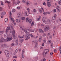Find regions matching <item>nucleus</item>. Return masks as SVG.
I'll return each mask as SVG.
<instances>
[{"mask_svg": "<svg viewBox=\"0 0 61 61\" xmlns=\"http://www.w3.org/2000/svg\"><path fill=\"white\" fill-rule=\"evenodd\" d=\"M42 21L46 24H50L51 23V21H50V20H48L47 21V19H46V17L44 16L42 18Z\"/></svg>", "mask_w": 61, "mask_h": 61, "instance_id": "f257e3e1", "label": "nucleus"}, {"mask_svg": "<svg viewBox=\"0 0 61 61\" xmlns=\"http://www.w3.org/2000/svg\"><path fill=\"white\" fill-rule=\"evenodd\" d=\"M11 28L12 29V30L10 31V33H12V36H13V37L14 38H15V30H14V28H13V24H11Z\"/></svg>", "mask_w": 61, "mask_h": 61, "instance_id": "f03ea898", "label": "nucleus"}, {"mask_svg": "<svg viewBox=\"0 0 61 61\" xmlns=\"http://www.w3.org/2000/svg\"><path fill=\"white\" fill-rule=\"evenodd\" d=\"M48 50L46 49L44 50V51L43 53V56H46V55L48 52Z\"/></svg>", "mask_w": 61, "mask_h": 61, "instance_id": "7ed1b4c3", "label": "nucleus"}, {"mask_svg": "<svg viewBox=\"0 0 61 61\" xmlns=\"http://www.w3.org/2000/svg\"><path fill=\"white\" fill-rule=\"evenodd\" d=\"M10 15L9 16V17L10 20H11V21H13V22H14V24L15 25H16V23H15V20H13V19L12 17H11L12 14H11V12H10Z\"/></svg>", "mask_w": 61, "mask_h": 61, "instance_id": "20e7f679", "label": "nucleus"}, {"mask_svg": "<svg viewBox=\"0 0 61 61\" xmlns=\"http://www.w3.org/2000/svg\"><path fill=\"white\" fill-rule=\"evenodd\" d=\"M47 6L50 7L51 5V1L50 0H47Z\"/></svg>", "mask_w": 61, "mask_h": 61, "instance_id": "39448f33", "label": "nucleus"}, {"mask_svg": "<svg viewBox=\"0 0 61 61\" xmlns=\"http://www.w3.org/2000/svg\"><path fill=\"white\" fill-rule=\"evenodd\" d=\"M12 1H13V5H18V4H19L20 3V1L19 0H17V2H15V0H12Z\"/></svg>", "mask_w": 61, "mask_h": 61, "instance_id": "423d86ee", "label": "nucleus"}, {"mask_svg": "<svg viewBox=\"0 0 61 61\" xmlns=\"http://www.w3.org/2000/svg\"><path fill=\"white\" fill-rule=\"evenodd\" d=\"M28 34L30 33V32H34V31L36 30V29H34V30L31 29H29L27 30Z\"/></svg>", "mask_w": 61, "mask_h": 61, "instance_id": "0eeeda50", "label": "nucleus"}, {"mask_svg": "<svg viewBox=\"0 0 61 61\" xmlns=\"http://www.w3.org/2000/svg\"><path fill=\"white\" fill-rule=\"evenodd\" d=\"M5 39L3 38H1L0 39V43H2L4 42V41H5Z\"/></svg>", "mask_w": 61, "mask_h": 61, "instance_id": "6e6552de", "label": "nucleus"}, {"mask_svg": "<svg viewBox=\"0 0 61 61\" xmlns=\"http://www.w3.org/2000/svg\"><path fill=\"white\" fill-rule=\"evenodd\" d=\"M13 39V38L12 37H8L6 39V41H11Z\"/></svg>", "mask_w": 61, "mask_h": 61, "instance_id": "1a4fd4ad", "label": "nucleus"}, {"mask_svg": "<svg viewBox=\"0 0 61 61\" xmlns=\"http://www.w3.org/2000/svg\"><path fill=\"white\" fill-rule=\"evenodd\" d=\"M49 30V26H46L44 28V31L45 32H46V31H47Z\"/></svg>", "mask_w": 61, "mask_h": 61, "instance_id": "9d476101", "label": "nucleus"}, {"mask_svg": "<svg viewBox=\"0 0 61 61\" xmlns=\"http://www.w3.org/2000/svg\"><path fill=\"white\" fill-rule=\"evenodd\" d=\"M1 47H2L4 48H5L7 47V46L6 44H3L1 45Z\"/></svg>", "mask_w": 61, "mask_h": 61, "instance_id": "9b49d317", "label": "nucleus"}, {"mask_svg": "<svg viewBox=\"0 0 61 61\" xmlns=\"http://www.w3.org/2000/svg\"><path fill=\"white\" fill-rule=\"evenodd\" d=\"M56 18V15L55 14L52 17V19L53 20H55Z\"/></svg>", "mask_w": 61, "mask_h": 61, "instance_id": "f8f14e48", "label": "nucleus"}, {"mask_svg": "<svg viewBox=\"0 0 61 61\" xmlns=\"http://www.w3.org/2000/svg\"><path fill=\"white\" fill-rule=\"evenodd\" d=\"M10 29V28L8 27L7 28L5 31V32L7 34L9 33V31H9Z\"/></svg>", "mask_w": 61, "mask_h": 61, "instance_id": "ddd939ff", "label": "nucleus"}, {"mask_svg": "<svg viewBox=\"0 0 61 61\" xmlns=\"http://www.w3.org/2000/svg\"><path fill=\"white\" fill-rule=\"evenodd\" d=\"M56 9H57V10H58V11H59V12H60L61 8L59 6H57L56 8Z\"/></svg>", "mask_w": 61, "mask_h": 61, "instance_id": "4468645a", "label": "nucleus"}, {"mask_svg": "<svg viewBox=\"0 0 61 61\" xmlns=\"http://www.w3.org/2000/svg\"><path fill=\"white\" fill-rule=\"evenodd\" d=\"M28 29L25 30V29H22V30L25 33V34H28V30H27Z\"/></svg>", "mask_w": 61, "mask_h": 61, "instance_id": "2eb2a0df", "label": "nucleus"}, {"mask_svg": "<svg viewBox=\"0 0 61 61\" xmlns=\"http://www.w3.org/2000/svg\"><path fill=\"white\" fill-rule=\"evenodd\" d=\"M42 39V37L41 36H40L39 38L38 41L39 42H40L41 41Z\"/></svg>", "mask_w": 61, "mask_h": 61, "instance_id": "dca6fc26", "label": "nucleus"}, {"mask_svg": "<svg viewBox=\"0 0 61 61\" xmlns=\"http://www.w3.org/2000/svg\"><path fill=\"white\" fill-rule=\"evenodd\" d=\"M39 33H44V31L42 29H39Z\"/></svg>", "mask_w": 61, "mask_h": 61, "instance_id": "f3484780", "label": "nucleus"}, {"mask_svg": "<svg viewBox=\"0 0 61 61\" xmlns=\"http://www.w3.org/2000/svg\"><path fill=\"white\" fill-rule=\"evenodd\" d=\"M4 53L5 54V55H6V54H8L9 53V51H8L7 50H5V51H4Z\"/></svg>", "mask_w": 61, "mask_h": 61, "instance_id": "a211bd4d", "label": "nucleus"}, {"mask_svg": "<svg viewBox=\"0 0 61 61\" xmlns=\"http://www.w3.org/2000/svg\"><path fill=\"white\" fill-rule=\"evenodd\" d=\"M41 18V16H39L38 17V18H37L36 20L37 21H40Z\"/></svg>", "mask_w": 61, "mask_h": 61, "instance_id": "6ab92c4d", "label": "nucleus"}, {"mask_svg": "<svg viewBox=\"0 0 61 61\" xmlns=\"http://www.w3.org/2000/svg\"><path fill=\"white\" fill-rule=\"evenodd\" d=\"M5 15V12H2L1 13V15Z\"/></svg>", "mask_w": 61, "mask_h": 61, "instance_id": "aec40b11", "label": "nucleus"}, {"mask_svg": "<svg viewBox=\"0 0 61 61\" xmlns=\"http://www.w3.org/2000/svg\"><path fill=\"white\" fill-rule=\"evenodd\" d=\"M24 40L23 39H20L19 40V41L20 42V43H22L23 42V41H24Z\"/></svg>", "mask_w": 61, "mask_h": 61, "instance_id": "412c9836", "label": "nucleus"}, {"mask_svg": "<svg viewBox=\"0 0 61 61\" xmlns=\"http://www.w3.org/2000/svg\"><path fill=\"white\" fill-rule=\"evenodd\" d=\"M37 42V40H35L32 41V43L33 44H36V43Z\"/></svg>", "mask_w": 61, "mask_h": 61, "instance_id": "4be33fe9", "label": "nucleus"}, {"mask_svg": "<svg viewBox=\"0 0 61 61\" xmlns=\"http://www.w3.org/2000/svg\"><path fill=\"white\" fill-rule=\"evenodd\" d=\"M27 11L25 12V17H26L28 16V15L27 14Z\"/></svg>", "mask_w": 61, "mask_h": 61, "instance_id": "5701e85b", "label": "nucleus"}, {"mask_svg": "<svg viewBox=\"0 0 61 61\" xmlns=\"http://www.w3.org/2000/svg\"><path fill=\"white\" fill-rule=\"evenodd\" d=\"M38 10H39L40 13H41L42 12V10H41V8H40L38 9Z\"/></svg>", "mask_w": 61, "mask_h": 61, "instance_id": "b1692460", "label": "nucleus"}, {"mask_svg": "<svg viewBox=\"0 0 61 61\" xmlns=\"http://www.w3.org/2000/svg\"><path fill=\"white\" fill-rule=\"evenodd\" d=\"M17 16L19 18H20L21 17V15H20V14H18L17 15Z\"/></svg>", "mask_w": 61, "mask_h": 61, "instance_id": "393cba45", "label": "nucleus"}, {"mask_svg": "<svg viewBox=\"0 0 61 61\" xmlns=\"http://www.w3.org/2000/svg\"><path fill=\"white\" fill-rule=\"evenodd\" d=\"M34 21H33L31 24V25L32 26H34Z\"/></svg>", "mask_w": 61, "mask_h": 61, "instance_id": "a878e982", "label": "nucleus"}, {"mask_svg": "<svg viewBox=\"0 0 61 61\" xmlns=\"http://www.w3.org/2000/svg\"><path fill=\"white\" fill-rule=\"evenodd\" d=\"M26 4L27 5H30V2L28 1L27 2H26Z\"/></svg>", "mask_w": 61, "mask_h": 61, "instance_id": "bb28decb", "label": "nucleus"}, {"mask_svg": "<svg viewBox=\"0 0 61 61\" xmlns=\"http://www.w3.org/2000/svg\"><path fill=\"white\" fill-rule=\"evenodd\" d=\"M27 34L25 36V37H28V36H29V35H30H30H31V34H28H28Z\"/></svg>", "mask_w": 61, "mask_h": 61, "instance_id": "cd10ccee", "label": "nucleus"}, {"mask_svg": "<svg viewBox=\"0 0 61 61\" xmlns=\"http://www.w3.org/2000/svg\"><path fill=\"white\" fill-rule=\"evenodd\" d=\"M4 31H0V35H2L4 33Z\"/></svg>", "mask_w": 61, "mask_h": 61, "instance_id": "c85d7f7f", "label": "nucleus"}, {"mask_svg": "<svg viewBox=\"0 0 61 61\" xmlns=\"http://www.w3.org/2000/svg\"><path fill=\"white\" fill-rule=\"evenodd\" d=\"M5 55L7 57H8L9 56V53L8 54H5Z\"/></svg>", "mask_w": 61, "mask_h": 61, "instance_id": "c756f323", "label": "nucleus"}, {"mask_svg": "<svg viewBox=\"0 0 61 61\" xmlns=\"http://www.w3.org/2000/svg\"><path fill=\"white\" fill-rule=\"evenodd\" d=\"M25 36V35H24L23 36H19L18 37L19 38H24V37Z\"/></svg>", "mask_w": 61, "mask_h": 61, "instance_id": "7c9ffc66", "label": "nucleus"}, {"mask_svg": "<svg viewBox=\"0 0 61 61\" xmlns=\"http://www.w3.org/2000/svg\"><path fill=\"white\" fill-rule=\"evenodd\" d=\"M29 20L30 19H29V18H27L26 19L27 22H28L29 21Z\"/></svg>", "mask_w": 61, "mask_h": 61, "instance_id": "2f4dec72", "label": "nucleus"}, {"mask_svg": "<svg viewBox=\"0 0 61 61\" xmlns=\"http://www.w3.org/2000/svg\"><path fill=\"white\" fill-rule=\"evenodd\" d=\"M25 50H22V53L23 54H25Z\"/></svg>", "mask_w": 61, "mask_h": 61, "instance_id": "473e14b6", "label": "nucleus"}, {"mask_svg": "<svg viewBox=\"0 0 61 61\" xmlns=\"http://www.w3.org/2000/svg\"><path fill=\"white\" fill-rule=\"evenodd\" d=\"M21 19L22 20H24L25 19V17H22L21 18Z\"/></svg>", "mask_w": 61, "mask_h": 61, "instance_id": "72a5a7b5", "label": "nucleus"}, {"mask_svg": "<svg viewBox=\"0 0 61 61\" xmlns=\"http://www.w3.org/2000/svg\"><path fill=\"white\" fill-rule=\"evenodd\" d=\"M22 2L23 3H25L26 2V0H22Z\"/></svg>", "mask_w": 61, "mask_h": 61, "instance_id": "f704fd0d", "label": "nucleus"}, {"mask_svg": "<svg viewBox=\"0 0 61 61\" xmlns=\"http://www.w3.org/2000/svg\"><path fill=\"white\" fill-rule=\"evenodd\" d=\"M1 4L2 5H3V6H4V5H5V4L3 3V1H1Z\"/></svg>", "mask_w": 61, "mask_h": 61, "instance_id": "c9c22d12", "label": "nucleus"}, {"mask_svg": "<svg viewBox=\"0 0 61 61\" xmlns=\"http://www.w3.org/2000/svg\"><path fill=\"white\" fill-rule=\"evenodd\" d=\"M48 42L49 44H50L52 42V41H51V40H50L48 41Z\"/></svg>", "mask_w": 61, "mask_h": 61, "instance_id": "e433bc0d", "label": "nucleus"}, {"mask_svg": "<svg viewBox=\"0 0 61 61\" xmlns=\"http://www.w3.org/2000/svg\"><path fill=\"white\" fill-rule=\"evenodd\" d=\"M5 3H8V4H10V2H9L7 0H5Z\"/></svg>", "mask_w": 61, "mask_h": 61, "instance_id": "4c0bfd02", "label": "nucleus"}, {"mask_svg": "<svg viewBox=\"0 0 61 61\" xmlns=\"http://www.w3.org/2000/svg\"><path fill=\"white\" fill-rule=\"evenodd\" d=\"M5 22H7L8 21V19L7 18H5Z\"/></svg>", "mask_w": 61, "mask_h": 61, "instance_id": "58836bf2", "label": "nucleus"}, {"mask_svg": "<svg viewBox=\"0 0 61 61\" xmlns=\"http://www.w3.org/2000/svg\"><path fill=\"white\" fill-rule=\"evenodd\" d=\"M21 57L22 58H24V57H25V56L24 54H22L21 55Z\"/></svg>", "mask_w": 61, "mask_h": 61, "instance_id": "ea45409f", "label": "nucleus"}, {"mask_svg": "<svg viewBox=\"0 0 61 61\" xmlns=\"http://www.w3.org/2000/svg\"><path fill=\"white\" fill-rule=\"evenodd\" d=\"M46 61V59L43 58V59H42L41 61Z\"/></svg>", "mask_w": 61, "mask_h": 61, "instance_id": "a19ab883", "label": "nucleus"}, {"mask_svg": "<svg viewBox=\"0 0 61 61\" xmlns=\"http://www.w3.org/2000/svg\"><path fill=\"white\" fill-rule=\"evenodd\" d=\"M19 50V49H17L15 50V52L16 53H17L18 52V51Z\"/></svg>", "mask_w": 61, "mask_h": 61, "instance_id": "79ce46f5", "label": "nucleus"}, {"mask_svg": "<svg viewBox=\"0 0 61 61\" xmlns=\"http://www.w3.org/2000/svg\"><path fill=\"white\" fill-rule=\"evenodd\" d=\"M15 42H16V45H18V41L17 40H16Z\"/></svg>", "mask_w": 61, "mask_h": 61, "instance_id": "37998d69", "label": "nucleus"}, {"mask_svg": "<svg viewBox=\"0 0 61 61\" xmlns=\"http://www.w3.org/2000/svg\"><path fill=\"white\" fill-rule=\"evenodd\" d=\"M56 9L53 10V12L54 13H56Z\"/></svg>", "mask_w": 61, "mask_h": 61, "instance_id": "c03bdc74", "label": "nucleus"}, {"mask_svg": "<svg viewBox=\"0 0 61 61\" xmlns=\"http://www.w3.org/2000/svg\"><path fill=\"white\" fill-rule=\"evenodd\" d=\"M27 9L28 12V13H30V9L28 8H27Z\"/></svg>", "mask_w": 61, "mask_h": 61, "instance_id": "a18cd8bd", "label": "nucleus"}, {"mask_svg": "<svg viewBox=\"0 0 61 61\" xmlns=\"http://www.w3.org/2000/svg\"><path fill=\"white\" fill-rule=\"evenodd\" d=\"M59 50L60 53L61 54V46L59 47Z\"/></svg>", "mask_w": 61, "mask_h": 61, "instance_id": "49530a36", "label": "nucleus"}, {"mask_svg": "<svg viewBox=\"0 0 61 61\" xmlns=\"http://www.w3.org/2000/svg\"><path fill=\"white\" fill-rule=\"evenodd\" d=\"M29 21H30L29 22V23H30V24H31V22H32V20L30 19Z\"/></svg>", "mask_w": 61, "mask_h": 61, "instance_id": "de8ad7c7", "label": "nucleus"}, {"mask_svg": "<svg viewBox=\"0 0 61 61\" xmlns=\"http://www.w3.org/2000/svg\"><path fill=\"white\" fill-rule=\"evenodd\" d=\"M59 2H58V4L59 5H61V1H59Z\"/></svg>", "mask_w": 61, "mask_h": 61, "instance_id": "09e8293b", "label": "nucleus"}, {"mask_svg": "<svg viewBox=\"0 0 61 61\" xmlns=\"http://www.w3.org/2000/svg\"><path fill=\"white\" fill-rule=\"evenodd\" d=\"M47 14H50V13L48 12H46V15H47Z\"/></svg>", "mask_w": 61, "mask_h": 61, "instance_id": "8fccbe9b", "label": "nucleus"}, {"mask_svg": "<svg viewBox=\"0 0 61 61\" xmlns=\"http://www.w3.org/2000/svg\"><path fill=\"white\" fill-rule=\"evenodd\" d=\"M18 21L20 23V22H21V19L20 18L19 19Z\"/></svg>", "mask_w": 61, "mask_h": 61, "instance_id": "3c124183", "label": "nucleus"}, {"mask_svg": "<svg viewBox=\"0 0 61 61\" xmlns=\"http://www.w3.org/2000/svg\"><path fill=\"white\" fill-rule=\"evenodd\" d=\"M53 52H51L50 53V55L51 56H53Z\"/></svg>", "mask_w": 61, "mask_h": 61, "instance_id": "603ef678", "label": "nucleus"}, {"mask_svg": "<svg viewBox=\"0 0 61 61\" xmlns=\"http://www.w3.org/2000/svg\"><path fill=\"white\" fill-rule=\"evenodd\" d=\"M33 11L34 12H36V10L35 9H34Z\"/></svg>", "mask_w": 61, "mask_h": 61, "instance_id": "864d4df0", "label": "nucleus"}, {"mask_svg": "<svg viewBox=\"0 0 61 61\" xmlns=\"http://www.w3.org/2000/svg\"><path fill=\"white\" fill-rule=\"evenodd\" d=\"M13 58H17V56H14L13 57Z\"/></svg>", "mask_w": 61, "mask_h": 61, "instance_id": "5fc2aeb1", "label": "nucleus"}, {"mask_svg": "<svg viewBox=\"0 0 61 61\" xmlns=\"http://www.w3.org/2000/svg\"><path fill=\"white\" fill-rule=\"evenodd\" d=\"M41 26H42V27H44V24H42L41 25Z\"/></svg>", "mask_w": 61, "mask_h": 61, "instance_id": "6e6d98bb", "label": "nucleus"}, {"mask_svg": "<svg viewBox=\"0 0 61 61\" xmlns=\"http://www.w3.org/2000/svg\"><path fill=\"white\" fill-rule=\"evenodd\" d=\"M17 9H18V10H19L20 9V7L18 6L17 7Z\"/></svg>", "mask_w": 61, "mask_h": 61, "instance_id": "4d7b16f0", "label": "nucleus"}, {"mask_svg": "<svg viewBox=\"0 0 61 61\" xmlns=\"http://www.w3.org/2000/svg\"><path fill=\"white\" fill-rule=\"evenodd\" d=\"M16 22H19L18 20V19H16Z\"/></svg>", "mask_w": 61, "mask_h": 61, "instance_id": "13d9d810", "label": "nucleus"}, {"mask_svg": "<svg viewBox=\"0 0 61 61\" xmlns=\"http://www.w3.org/2000/svg\"><path fill=\"white\" fill-rule=\"evenodd\" d=\"M43 14L44 15H46V12H45L44 11L43 12Z\"/></svg>", "mask_w": 61, "mask_h": 61, "instance_id": "bf43d9fd", "label": "nucleus"}, {"mask_svg": "<svg viewBox=\"0 0 61 61\" xmlns=\"http://www.w3.org/2000/svg\"><path fill=\"white\" fill-rule=\"evenodd\" d=\"M12 11L14 13V12H15V9H13L12 10Z\"/></svg>", "mask_w": 61, "mask_h": 61, "instance_id": "052dcab7", "label": "nucleus"}, {"mask_svg": "<svg viewBox=\"0 0 61 61\" xmlns=\"http://www.w3.org/2000/svg\"><path fill=\"white\" fill-rule=\"evenodd\" d=\"M2 10H3V8L0 7V11H2Z\"/></svg>", "mask_w": 61, "mask_h": 61, "instance_id": "680f3d73", "label": "nucleus"}, {"mask_svg": "<svg viewBox=\"0 0 61 61\" xmlns=\"http://www.w3.org/2000/svg\"><path fill=\"white\" fill-rule=\"evenodd\" d=\"M30 37H33V35L32 34H30Z\"/></svg>", "mask_w": 61, "mask_h": 61, "instance_id": "e2e57ef3", "label": "nucleus"}, {"mask_svg": "<svg viewBox=\"0 0 61 61\" xmlns=\"http://www.w3.org/2000/svg\"><path fill=\"white\" fill-rule=\"evenodd\" d=\"M50 34V33H47V34L48 36H49Z\"/></svg>", "mask_w": 61, "mask_h": 61, "instance_id": "0e129e2a", "label": "nucleus"}, {"mask_svg": "<svg viewBox=\"0 0 61 61\" xmlns=\"http://www.w3.org/2000/svg\"><path fill=\"white\" fill-rule=\"evenodd\" d=\"M56 27V26H54L53 27V29H55Z\"/></svg>", "mask_w": 61, "mask_h": 61, "instance_id": "69168bd1", "label": "nucleus"}, {"mask_svg": "<svg viewBox=\"0 0 61 61\" xmlns=\"http://www.w3.org/2000/svg\"><path fill=\"white\" fill-rule=\"evenodd\" d=\"M14 43H13L11 45L12 46H14Z\"/></svg>", "mask_w": 61, "mask_h": 61, "instance_id": "338daca9", "label": "nucleus"}, {"mask_svg": "<svg viewBox=\"0 0 61 61\" xmlns=\"http://www.w3.org/2000/svg\"><path fill=\"white\" fill-rule=\"evenodd\" d=\"M54 51L55 52H56V50L55 49L54 50Z\"/></svg>", "mask_w": 61, "mask_h": 61, "instance_id": "774afa93", "label": "nucleus"}]
</instances>
